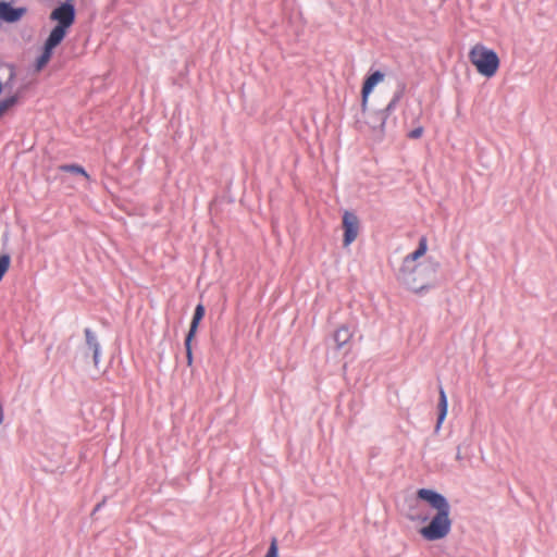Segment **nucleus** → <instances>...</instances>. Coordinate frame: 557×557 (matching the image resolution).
Masks as SVG:
<instances>
[{
  "label": "nucleus",
  "mask_w": 557,
  "mask_h": 557,
  "mask_svg": "<svg viewBox=\"0 0 557 557\" xmlns=\"http://www.w3.org/2000/svg\"><path fill=\"white\" fill-rule=\"evenodd\" d=\"M418 498L425 500L436 510L428 525L421 528L420 534L428 541H437L446 537L451 530L450 505L446 497L436 491L420 488Z\"/></svg>",
  "instance_id": "obj_1"
},
{
  "label": "nucleus",
  "mask_w": 557,
  "mask_h": 557,
  "mask_svg": "<svg viewBox=\"0 0 557 557\" xmlns=\"http://www.w3.org/2000/svg\"><path fill=\"white\" fill-rule=\"evenodd\" d=\"M469 60L475 66L476 71L486 77L494 76L499 67L497 53L482 44H476L471 48Z\"/></svg>",
  "instance_id": "obj_2"
},
{
  "label": "nucleus",
  "mask_w": 557,
  "mask_h": 557,
  "mask_svg": "<svg viewBox=\"0 0 557 557\" xmlns=\"http://www.w3.org/2000/svg\"><path fill=\"white\" fill-rule=\"evenodd\" d=\"M50 18L58 22V26L69 28L75 21V8L70 1L57 7L50 14Z\"/></svg>",
  "instance_id": "obj_3"
},
{
  "label": "nucleus",
  "mask_w": 557,
  "mask_h": 557,
  "mask_svg": "<svg viewBox=\"0 0 557 557\" xmlns=\"http://www.w3.org/2000/svg\"><path fill=\"white\" fill-rule=\"evenodd\" d=\"M343 228L344 239L343 244L345 247L349 246L356 240L359 234V219L358 216L349 211H345L343 214Z\"/></svg>",
  "instance_id": "obj_4"
},
{
  "label": "nucleus",
  "mask_w": 557,
  "mask_h": 557,
  "mask_svg": "<svg viewBox=\"0 0 557 557\" xmlns=\"http://www.w3.org/2000/svg\"><path fill=\"white\" fill-rule=\"evenodd\" d=\"M384 79V74L380 71H375L371 75H369L361 89V110L366 112L368 109V99L373 88Z\"/></svg>",
  "instance_id": "obj_5"
},
{
  "label": "nucleus",
  "mask_w": 557,
  "mask_h": 557,
  "mask_svg": "<svg viewBox=\"0 0 557 557\" xmlns=\"http://www.w3.org/2000/svg\"><path fill=\"white\" fill-rule=\"evenodd\" d=\"M25 13L26 8H13L5 1L0 2V17L8 23L20 21Z\"/></svg>",
  "instance_id": "obj_6"
},
{
  "label": "nucleus",
  "mask_w": 557,
  "mask_h": 557,
  "mask_svg": "<svg viewBox=\"0 0 557 557\" xmlns=\"http://www.w3.org/2000/svg\"><path fill=\"white\" fill-rule=\"evenodd\" d=\"M397 104V102L391 100L384 109L373 112V116L377 119V123L372 124L369 122V126L373 131H377L382 134L384 132L387 116L396 109Z\"/></svg>",
  "instance_id": "obj_7"
},
{
  "label": "nucleus",
  "mask_w": 557,
  "mask_h": 557,
  "mask_svg": "<svg viewBox=\"0 0 557 557\" xmlns=\"http://www.w3.org/2000/svg\"><path fill=\"white\" fill-rule=\"evenodd\" d=\"M84 334H85L86 347L92 352V361H94L95 367H98V364L100 362V350H101L98 337H97L96 333L89 327H86L84 330Z\"/></svg>",
  "instance_id": "obj_8"
},
{
  "label": "nucleus",
  "mask_w": 557,
  "mask_h": 557,
  "mask_svg": "<svg viewBox=\"0 0 557 557\" xmlns=\"http://www.w3.org/2000/svg\"><path fill=\"white\" fill-rule=\"evenodd\" d=\"M438 394H440V398H438V417H437V422H436V425H435V432L440 431V429L442 426V423H443V421L445 420V418L447 416V407H448L447 396H446V393H445V391H444V388L442 386H440Z\"/></svg>",
  "instance_id": "obj_9"
},
{
  "label": "nucleus",
  "mask_w": 557,
  "mask_h": 557,
  "mask_svg": "<svg viewBox=\"0 0 557 557\" xmlns=\"http://www.w3.org/2000/svg\"><path fill=\"white\" fill-rule=\"evenodd\" d=\"M67 28L62 26H55L49 34L45 45L48 49H54L65 37Z\"/></svg>",
  "instance_id": "obj_10"
},
{
  "label": "nucleus",
  "mask_w": 557,
  "mask_h": 557,
  "mask_svg": "<svg viewBox=\"0 0 557 557\" xmlns=\"http://www.w3.org/2000/svg\"><path fill=\"white\" fill-rule=\"evenodd\" d=\"M205 312H206L205 306L202 304H198L195 308V312H194L193 320H191V323L189 326V331L187 333L189 335V338L195 337V335L197 333L198 325H199L200 321L202 320Z\"/></svg>",
  "instance_id": "obj_11"
},
{
  "label": "nucleus",
  "mask_w": 557,
  "mask_h": 557,
  "mask_svg": "<svg viewBox=\"0 0 557 557\" xmlns=\"http://www.w3.org/2000/svg\"><path fill=\"white\" fill-rule=\"evenodd\" d=\"M352 336V333L350 332V330L343 325L341 327H338L335 333H334V342L336 344V348L337 349H341L343 348L351 338Z\"/></svg>",
  "instance_id": "obj_12"
},
{
  "label": "nucleus",
  "mask_w": 557,
  "mask_h": 557,
  "mask_svg": "<svg viewBox=\"0 0 557 557\" xmlns=\"http://www.w3.org/2000/svg\"><path fill=\"white\" fill-rule=\"evenodd\" d=\"M426 249H428V240L426 238L423 236L420 238L419 240V246L418 248L409 253L406 258H405V262H408V261H416L418 258L422 257L425 252H426Z\"/></svg>",
  "instance_id": "obj_13"
},
{
  "label": "nucleus",
  "mask_w": 557,
  "mask_h": 557,
  "mask_svg": "<svg viewBox=\"0 0 557 557\" xmlns=\"http://www.w3.org/2000/svg\"><path fill=\"white\" fill-rule=\"evenodd\" d=\"M53 49H48V46L45 45L44 51L40 57L36 61V70L40 71L50 60L52 55Z\"/></svg>",
  "instance_id": "obj_14"
},
{
  "label": "nucleus",
  "mask_w": 557,
  "mask_h": 557,
  "mask_svg": "<svg viewBox=\"0 0 557 557\" xmlns=\"http://www.w3.org/2000/svg\"><path fill=\"white\" fill-rule=\"evenodd\" d=\"M60 170L63 172L81 174V175H84L85 177H88V174L86 173L84 168L78 164H64V165L60 166Z\"/></svg>",
  "instance_id": "obj_15"
},
{
  "label": "nucleus",
  "mask_w": 557,
  "mask_h": 557,
  "mask_svg": "<svg viewBox=\"0 0 557 557\" xmlns=\"http://www.w3.org/2000/svg\"><path fill=\"white\" fill-rule=\"evenodd\" d=\"M11 262V257L9 253H1L0 255V281L2 280L3 275L9 270Z\"/></svg>",
  "instance_id": "obj_16"
},
{
  "label": "nucleus",
  "mask_w": 557,
  "mask_h": 557,
  "mask_svg": "<svg viewBox=\"0 0 557 557\" xmlns=\"http://www.w3.org/2000/svg\"><path fill=\"white\" fill-rule=\"evenodd\" d=\"M17 102L16 96H11L9 98L2 99L0 101V116L8 111L11 107H13Z\"/></svg>",
  "instance_id": "obj_17"
},
{
  "label": "nucleus",
  "mask_w": 557,
  "mask_h": 557,
  "mask_svg": "<svg viewBox=\"0 0 557 557\" xmlns=\"http://www.w3.org/2000/svg\"><path fill=\"white\" fill-rule=\"evenodd\" d=\"M191 341H193V338H189V335L187 334L184 345H185V349H186V358H187L188 366H190L193 363Z\"/></svg>",
  "instance_id": "obj_18"
},
{
  "label": "nucleus",
  "mask_w": 557,
  "mask_h": 557,
  "mask_svg": "<svg viewBox=\"0 0 557 557\" xmlns=\"http://www.w3.org/2000/svg\"><path fill=\"white\" fill-rule=\"evenodd\" d=\"M264 557H278L277 540L275 537L272 539L270 547Z\"/></svg>",
  "instance_id": "obj_19"
},
{
  "label": "nucleus",
  "mask_w": 557,
  "mask_h": 557,
  "mask_svg": "<svg viewBox=\"0 0 557 557\" xmlns=\"http://www.w3.org/2000/svg\"><path fill=\"white\" fill-rule=\"evenodd\" d=\"M405 89H406V85L403 83L399 84L398 89L394 92L393 98L391 100L398 103L404 96Z\"/></svg>",
  "instance_id": "obj_20"
},
{
  "label": "nucleus",
  "mask_w": 557,
  "mask_h": 557,
  "mask_svg": "<svg viewBox=\"0 0 557 557\" xmlns=\"http://www.w3.org/2000/svg\"><path fill=\"white\" fill-rule=\"evenodd\" d=\"M405 89H406V85L403 83L399 84L398 89L394 92L393 98L391 100L398 103L404 96Z\"/></svg>",
  "instance_id": "obj_21"
},
{
  "label": "nucleus",
  "mask_w": 557,
  "mask_h": 557,
  "mask_svg": "<svg viewBox=\"0 0 557 557\" xmlns=\"http://www.w3.org/2000/svg\"><path fill=\"white\" fill-rule=\"evenodd\" d=\"M423 134V127L419 126L409 132L408 137L411 139H418Z\"/></svg>",
  "instance_id": "obj_22"
},
{
  "label": "nucleus",
  "mask_w": 557,
  "mask_h": 557,
  "mask_svg": "<svg viewBox=\"0 0 557 557\" xmlns=\"http://www.w3.org/2000/svg\"><path fill=\"white\" fill-rule=\"evenodd\" d=\"M104 502H106V500L103 499L101 503H98V504L95 506L92 513H95V512H97L98 510H100V509H101V507L104 505Z\"/></svg>",
  "instance_id": "obj_23"
},
{
  "label": "nucleus",
  "mask_w": 557,
  "mask_h": 557,
  "mask_svg": "<svg viewBox=\"0 0 557 557\" xmlns=\"http://www.w3.org/2000/svg\"><path fill=\"white\" fill-rule=\"evenodd\" d=\"M369 122H371L372 124L373 123H377V119L375 116H373V113H371L367 120V123L369 124Z\"/></svg>",
  "instance_id": "obj_24"
},
{
  "label": "nucleus",
  "mask_w": 557,
  "mask_h": 557,
  "mask_svg": "<svg viewBox=\"0 0 557 557\" xmlns=\"http://www.w3.org/2000/svg\"><path fill=\"white\" fill-rule=\"evenodd\" d=\"M456 459L457 460H462V455H461V451H460V447L457 448Z\"/></svg>",
  "instance_id": "obj_25"
},
{
  "label": "nucleus",
  "mask_w": 557,
  "mask_h": 557,
  "mask_svg": "<svg viewBox=\"0 0 557 557\" xmlns=\"http://www.w3.org/2000/svg\"><path fill=\"white\" fill-rule=\"evenodd\" d=\"M431 268H432V271L435 273L438 268V263L437 262L431 263Z\"/></svg>",
  "instance_id": "obj_26"
}]
</instances>
